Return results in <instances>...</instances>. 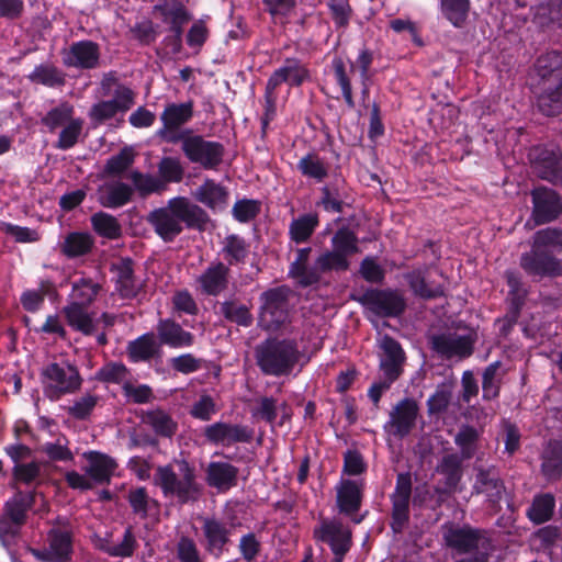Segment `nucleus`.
I'll list each match as a JSON object with an SVG mask.
<instances>
[{
    "label": "nucleus",
    "instance_id": "nucleus-11",
    "mask_svg": "<svg viewBox=\"0 0 562 562\" xmlns=\"http://www.w3.org/2000/svg\"><path fill=\"white\" fill-rule=\"evenodd\" d=\"M259 325L267 330H276L288 318L285 292L281 289L269 290L261 295Z\"/></svg>",
    "mask_w": 562,
    "mask_h": 562
},
{
    "label": "nucleus",
    "instance_id": "nucleus-16",
    "mask_svg": "<svg viewBox=\"0 0 562 562\" xmlns=\"http://www.w3.org/2000/svg\"><path fill=\"white\" fill-rule=\"evenodd\" d=\"M418 413V406L413 400H403L391 412L385 429L396 436L404 437L412 430Z\"/></svg>",
    "mask_w": 562,
    "mask_h": 562
},
{
    "label": "nucleus",
    "instance_id": "nucleus-57",
    "mask_svg": "<svg viewBox=\"0 0 562 562\" xmlns=\"http://www.w3.org/2000/svg\"><path fill=\"white\" fill-rule=\"evenodd\" d=\"M120 111L110 101H100L92 105L89 111V117L94 124H101L106 120L113 119Z\"/></svg>",
    "mask_w": 562,
    "mask_h": 562
},
{
    "label": "nucleus",
    "instance_id": "nucleus-41",
    "mask_svg": "<svg viewBox=\"0 0 562 562\" xmlns=\"http://www.w3.org/2000/svg\"><path fill=\"white\" fill-rule=\"evenodd\" d=\"M318 225L316 215L307 214L293 220L290 224V236L296 244L306 241Z\"/></svg>",
    "mask_w": 562,
    "mask_h": 562
},
{
    "label": "nucleus",
    "instance_id": "nucleus-38",
    "mask_svg": "<svg viewBox=\"0 0 562 562\" xmlns=\"http://www.w3.org/2000/svg\"><path fill=\"white\" fill-rule=\"evenodd\" d=\"M99 289L98 283L92 282L90 279L81 278L74 282L68 303L88 306L95 299Z\"/></svg>",
    "mask_w": 562,
    "mask_h": 562
},
{
    "label": "nucleus",
    "instance_id": "nucleus-54",
    "mask_svg": "<svg viewBox=\"0 0 562 562\" xmlns=\"http://www.w3.org/2000/svg\"><path fill=\"white\" fill-rule=\"evenodd\" d=\"M134 161V151L132 148H123L117 155L111 157L106 165L105 171L109 175H119L126 170Z\"/></svg>",
    "mask_w": 562,
    "mask_h": 562
},
{
    "label": "nucleus",
    "instance_id": "nucleus-24",
    "mask_svg": "<svg viewBox=\"0 0 562 562\" xmlns=\"http://www.w3.org/2000/svg\"><path fill=\"white\" fill-rule=\"evenodd\" d=\"M157 334L161 344L171 348H186L193 345L194 337L179 324L170 319H162L157 325Z\"/></svg>",
    "mask_w": 562,
    "mask_h": 562
},
{
    "label": "nucleus",
    "instance_id": "nucleus-34",
    "mask_svg": "<svg viewBox=\"0 0 562 562\" xmlns=\"http://www.w3.org/2000/svg\"><path fill=\"white\" fill-rule=\"evenodd\" d=\"M113 268L116 276V289L121 295L125 297L134 296L138 284L133 278L132 261L128 259L121 260Z\"/></svg>",
    "mask_w": 562,
    "mask_h": 562
},
{
    "label": "nucleus",
    "instance_id": "nucleus-59",
    "mask_svg": "<svg viewBox=\"0 0 562 562\" xmlns=\"http://www.w3.org/2000/svg\"><path fill=\"white\" fill-rule=\"evenodd\" d=\"M475 488L477 493L485 494L491 498H498L503 491V486L497 480L488 477L483 472L477 475Z\"/></svg>",
    "mask_w": 562,
    "mask_h": 562
},
{
    "label": "nucleus",
    "instance_id": "nucleus-1",
    "mask_svg": "<svg viewBox=\"0 0 562 562\" xmlns=\"http://www.w3.org/2000/svg\"><path fill=\"white\" fill-rule=\"evenodd\" d=\"M331 250L325 251L316 259L313 268L307 266L311 248L299 249L296 259L290 267V274L306 286L317 282L322 272L347 270L348 258L359 250L356 235L348 229H339L331 239Z\"/></svg>",
    "mask_w": 562,
    "mask_h": 562
},
{
    "label": "nucleus",
    "instance_id": "nucleus-19",
    "mask_svg": "<svg viewBox=\"0 0 562 562\" xmlns=\"http://www.w3.org/2000/svg\"><path fill=\"white\" fill-rule=\"evenodd\" d=\"M99 47L90 41H80L74 43L64 53V64L69 67L93 68L99 60Z\"/></svg>",
    "mask_w": 562,
    "mask_h": 562
},
{
    "label": "nucleus",
    "instance_id": "nucleus-30",
    "mask_svg": "<svg viewBox=\"0 0 562 562\" xmlns=\"http://www.w3.org/2000/svg\"><path fill=\"white\" fill-rule=\"evenodd\" d=\"M361 503V487L356 481L346 480L337 487V504L340 512L355 513Z\"/></svg>",
    "mask_w": 562,
    "mask_h": 562
},
{
    "label": "nucleus",
    "instance_id": "nucleus-9",
    "mask_svg": "<svg viewBox=\"0 0 562 562\" xmlns=\"http://www.w3.org/2000/svg\"><path fill=\"white\" fill-rule=\"evenodd\" d=\"M36 502V495L15 494L7 502L5 513L0 519V539L3 543L14 537L24 524L25 513L32 503Z\"/></svg>",
    "mask_w": 562,
    "mask_h": 562
},
{
    "label": "nucleus",
    "instance_id": "nucleus-32",
    "mask_svg": "<svg viewBox=\"0 0 562 562\" xmlns=\"http://www.w3.org/2000/svg\"><path fill=\"white\" fill-rule=\"evenodd\" d=\"M536 69L543 82L562 80V55L551 52L540 56L537 59Z\"/></svg>",
    "mask_w": 562,
    "mask_h": 562
},
{
    "label": "nucleus",
    "instance_id": "nucleus-12",
    "mask_svg": "<svg viewBox=\"0 0 562 562\" xmlns=\"http://www.w3.org/2000/svg\"><path fill=\"white\" fill-rule=\"evenodd\" d=\"M315 537L329 544L335 558L333 562H342L351 547V531L336 520H326L315 529Z\"/></svg>",
    "mask_w": 562,
    "mask_h": 562
},
{
    "label": "nucleus",
    "instance_id": "nucleus-4",
    "mask_svg": "<svg viewBox=\"0 0 562 562\" xmlns=\"http://www.w3.org/2000/svg\"><path fill=\"white\" fill-rule=\"evenodd\" d=\"M301 353L293 340H267L256 350V359L261 371L269 375L290 374Z\"/></svg>",
    "mask_w": 562,
    "mask_h": 562
},
{
    "label": "nucleus",
    "instance_id": "nucleus-40",
    "mask_svg": "<svg viewBox=\"0 0 562 562\" xmlns=\"http://www.w3.org/2000/svg\"><path fill=\"white\" fill-rule=\"evenodd\" d=\"M130 358L137 362L151 358L157 351V344L155 337L146 334L130 342L127 347Z\"/></svg>",
    "mask_w": 562,
    "mask_h": 562
},
{
    "label": "nucleus",
    "instance_id": "nucleus-22",
    "mask_svg": "<svg viewBox=\"0 0 562 562\" xmlns=\"http://www.w3.org/2000/svg\"><path fill=\"white\" fill-rule=\"evenodd\" d=\"M364 300L368 308L378 315H397L404 310V300L397 292L373 291Z\"/></svg>",
    "mask_w": 562,
    "mask_h": 562
},
{
    "label": "nucleus",
    "instance_id": "nucleus-10",
    "mask_svg": "<svg viewBox=\"0 0 562 562\" xmlns=\"http://www.w3.org/2000/svg\"><path fill=\"white\" fill-rule=\"evenodd\" d=\"M310 80L308 69L297 59H286L284 64L276 69L266 86V99L269 108H273L274 91L281 83L289 86H301Z\"/></svg>",
    "mask_w": 562,
    "mask_h": 562
},
{
    "label": "nucleus",
    "instance_id": "nucleus-45",
    "mask_svg": "<svg viewBox=\"0 0 562 562\" xmlns=\"http://www.w3.org/2000/svg\"><path fill=\"white\" fill-rule=\"evenodd\" d=\"M144 422L149 424L156 434L165 437H170L177 428L171 417L160 409L148 412L144 417Z\"/></svg>",
    "mask_w": 562,
    "mask_h": 562
},
{
    "label": "nucleus",
    "instance_id": "nucleus-52",
    "mask_svg": "<svg viewBox=\"0 0 562 562\" xmlns=\"http://www.w3.org/2000/svg\"><path fill=\"white\" fill-rule=\"evenodd\" d=\"M333 68L337 83L339 85L345 102L349 108H353L355 102L352 98V89L350 80L346 74L345 64L341 58H335L333 60Z\"/></svg>",
    "mask_w": 562,
    "mask_h": 562
},
{
    "label": "nucleus",
    "instance_id": "nucleus-33",
    "mask_svg": "<svg viewBox=\"0 0 562 562\" xmlns=\"http://www.w3.org/2000/svg\"><path fill=\"white\" fill-rule=\"evenodd\" d=\"M85 305H77V303H68L64 307V314L69 326L85 335H90L94 329V323Z\"/></svg>",
    "mask_w": 562,
    "mask_h": 562
},
{
    "label": "nucleus",
    "instance_id": "nucleus-50",
    "mask_svg": "<svg viewBox=\"0 0 562 562\" xmlns=\"http://www.w3.org/2000/svg\"><path fill=\"white\" fill-rule=\"evenodd\" d=\"M68 440L65 436H58L55 441L42 445V450L52 460L69 461L72 459V452L68 447Z\"/></svg>",
    "mask_w": 562,
    "mask_h": 562
},
{
    "label": "nucleus",
    "instance_id": "nucleus-53",
    "mask_svg": "<svg viewBox=\"0 0 562 562\" xmlns=\"http://www.w3.org/2000/svg\"><path fill=\"white\" fill-rule=\"evenodd\" d=\"M260 211V204L256 200H239L233 206V216L240 223H246L256 217Z\"/></svg>",
    "mask_w": 562,
    "mask_h": 562
},
{
    "label": "nucleus",
    "instance_id": "nucleus-36",
    "mask_svg": "<svg viewBox=\"0 0 562 562\" xmlns=\"http://www.w3.org/2000/svg\"><path fill=\"white\" fill-rule=\"evenodd\" d=\"M132 195V189L124 183H114L102 189L100 202L105 207H119L126 204Z\"/></svg>",
    "mask_w": 562,
    "mask_h": 562
},
{
    "label": "nucleus",
    "instance_id": "nucleus-27",
    "mask_svg": "<svg viewBox=\"0 0 562 562\" xmlns=\"http://www.w3.org/2000/svg\"><path fill=\"white\" fill-rule=\"evenodd\" d=\"M228 268L223 263L209 267L198 279L201 290L210 295H217L227 284Z\"/></svg>",
    "mask_w": 562,
    "mask_h": 562
},
{
    "label": "nucleus",
    "instance_id": "nucleus-42",
    "mask_svg": "<svg viewBox=\"0 0 562 562\" xmlns=\"http://www.w3.org/2000/svg\"><path fill=\"white\" fill-rule=\"evenodd\" d=\"M29 79L34 83H41L47 87L64 85V75L56 67L49 64H42L34 68L29 75Z\"/></svg>",
    "mask_w": 562,
    "mask_h": 562
},
{
    "label": "nucleus",
    "instance_id": "nucleus-62",
    "mask_svg": "<svg viewBox=\"0 0 562 562\" xmlns=\"http://www.w3.org/2000/svg\"><path fill=\"white\" fill-rule=\"evenodd\" d=\"M127 370L122 363H109L98 373L100 380L112 383H120L126 379Z\"/></svg>",
    "mask_w": 562,
    "mask_h": 562
},
{
    "label": "nucleus",
    "instance_id": "nucleus-64",
    "mask_svg": "<svg viewBox=\"0 0 562 562\" xmlns=\"http://www.w3.org/2000/svg\"><path fill=\"white\" fill-rule=\"evenodd\" d=\"M215 412V403L210 395H202L191 408L192 416L201 420H209Z\"/></svg>",
    "mask_w": 562,
    "mask_h": 562
},
{
    "label": "nucleus",
    "instance_id": "nucleus-56",
    "mask_svg": "<svg viewBox=\"0 0 562 562\" xmlns=\"http://www.w3.org/2000/svg\"><path fill=\"white\" fill-rule=\"evenodd\" d=\"M299 169L303 175L315 178L316 180H322L327 173L323 161L314 155L303 157L299 161Z\"/></svg>",
    "mask_w": 562,
    "mask_h": 562
},
{
    "label": "nucleus",
    "instance_id": "nucleus-26",
    "mask_svg": "<svg viewBox=\"0 0 562 562\" xmlns=\"http://www.w3.org/2000/svg\"><path fill=\"white\" fill-rule=\"evenodd\" d=\"M443 538L446 543L459 552H467L477 547L479 535L470 528L445 526Z\"/></svg>",
    "mask_w": 562,
    "mask_h": 562
},
{
    "label": "nucleus",
    "instance_id": "nucleus-8",
    "mask_svg": "<svg viewBox=\"0 0 562 562\" xmlns=\"http://www.w3.org/2000/svg\"><path fill=\"white\" fill-rule=\"evenodd\" d=\"M182 150L187 158L205 169H214L223 158V146L217 142L204 139L202 136H184Z\"/></svg>",
    "mask_w": 562,
    "mask_h": 562
},
{
    "label": "nucleus",
    "instance_id": "nucleus-17",
    "mask_svg": "<svg viewBox=\"0 0 562 562\" xmlns=\"http://www.w3.org/2000/svg\"><path fill=\"white\" fill-rule=\"evenodd\" d=\"M537 175L550 182H562V157L555 151L546 148H535L530 153Z\"/></svg>",
    "mask_w": 562,
    "mask_h": 562
},
{
    "label": "nucleus",
    "instance_id": "nucleus-6",
    "mask_svg": "<svg viewBox=\"0 0 562 562\" xmlns=\"http://www.w3.org/2000/svg\"><path fill=\"white\" fill-rule=\"evenodd\" d=\"M72 551L71 528L66 519H58L48 533L44 550H32L33 555L45 562H67Z\"/></svg>",
    "mask_w": 562,
    "mask_h": 562
},
{
    "label": "nucleus",
    "instance_id": "nucleus-47",
    "mask_svg": "<svg viewBox=\"0 0 562 562\" xmlns=\"http://www.w3.org/2000/svg\"><path fill=\"white\" fill-rule=\"evenodd\" d=\"M82 125L83 122L81 119H72L69 121L61 127L56 147L59 149H69L75 146L81 134Z\"/></svg>",
    "mask_w": 562,
    "mask_h": 562
},
{
    "label": "nucleus",
    "instance_id": "nucleus-2",
    "mask_svg": "<svg viewBox=\"0 0 562 562\" xmlns=\"http://www.w3.org/2000/svg\"><path fill=\"white\" fill-rule=\"evenodd\" d=\"M148 223L164 241H172L188 227L203 229L209 222L206 212L187 198L170 199L166 206L151 211L147 216Z\"/></svg>",
    "mask_w": 562,
    "mask_h": 562
},
{
    "label": "nucleus",
    "instance_id": "nucleus-35",
    "mask_svg": "<svg viewBox=\"0 0 562 562\" xmlns=\"http://www.w3.org/2000/svg\"><path fill=\"white\" fill-rule=\"evenodd\" d=\"M91 225L101 237L116 239L122 235L119 221L111 214L98 212L91 216Z\"/></svg>",
    "mask_w": 562,
    "mask_h": 562
},
{
    "label": "nucleus",
    "instance_id": "nucleus-20",
    "mask_svg": "<svg viewBox=\"0 0 562 562\" xmlns=\"http://www.w3.org/2000/svg\"><path fill=\"white\" fill-rule=\"evenodd\" d=\"M82 457L87 461L83 470L91 476L95 484L110 482L117 467V463L113 458L98 451L85 452Z\"/></svg>",
    "mask_w": 562,
    "mask_h": 562
},
{
    "label": "nucleus",
    "instance_id": "nucleus-61",
    "mask_svg": "<svg viewBox=\"0 0 562 562\" xmlns=\"http://www.w3.org/2000/svg\"><path fill=\"white\" fill-rule=\"evenodd\" d=\"M159 173L166 182H178L182 177V168L175 158H164L159 164Z\"/></svg>",
    "mask_w": 562,
    "mask_h": 562
},
{
    "label": "nucleus",
    "instance_id": "nucleus-58",
    "mask_svg": "<svg viewBox=\"0 0 562 562\" xmlns=\"http://www.w3.org/2000/svg\"><path fill=\"white\" fill-rule=\"evenodd\" d=\"M110 101L115 105L120 113H125L135 103V92L126 86L119 85L114 90L113 99Z\"/></svg>",
    "mask_w": 562,
    "mask_h": 562
},
{
    "label": "nucleus",
    "instance_id": "nucleus-5",
    "mask_svg": "<svg viewBox=\"0 0 562 562\" xmlns=\"http://www.w3.org/2000/svg\"><path fill=\"white\" fill-rule=\"evenodd\" d=\"M177 471L171 465L159 467L155 475L156 484L164 494L177 498L180 503L195 501L200 486L195 481L194 470L186 462H177Z\"/></svg>",
    "mask_w": 562,
    "mask_h": 562
},
{
    "label": "nucleus",
    "instance_id": "nucleus-7",
    "mask_svg": "<svg viewBox=\"0 0 562 562\" xmlns=\"http://www.w3.org/2000/svg\"><path fill=\"white\" fill-rule=\"evenodd\" d=\"M45 393L50 400L72 393L80 387L81 379L77 369L70 364H49L45 371Z\"/></svg>",
    "mask_w": 562,
    "mask_h": 562
},
{
    "label": "nucleus",
    "instance_id": "nucleus-55",
    "mask_svg": "<svg viewBox=\"0 0 562 562\" xmlns=\"http://www.w3.org/2000/svg\"><path fill=\"white\" fill-rule=\"evenodd\" d=\"M131 180L135 188L143 194L160 191L165 187L164 182L158 178L137 171L131 173Z\"/></svg>",
    "mask_w": 562,
    "mask_h": 562
},
{
    "label": "nucleus",
    "instance_id": "nucleus-48",
    "mask_svg": "<svg viewBox=\"0 0 562 562\" xmlns=\"http://www.w3.org/2000/svg\"><path fill=\"white\" fill-rule=\"evenodd\" d=\"M54 285L50 281L41 282L40 290H27L21 296L23 307L29 312L40 310L44 302V295L50 293Z\"/></svg>",
    "mask_w": 562,
    "mask_h": 562
},
{
    "label": "nucleus",
    "instance_id": "nucleus-49",
    "mask_svg": "<svg viewBox=\"0 0 562 562\" xmlns=\"http://www.w3.org/2000/svg\"><path fill=\"white\" fill-rule=\"evenodd\" d=\"M74 108L67 103L60 104L59 106L50 110L44 117V124L49 128L50 132L58 127L65 126L71 121Z\"/></svg>",
    "mask_w": 562,
    "mask_h": 562
},
{
    "label": "nucleus",
    "instance_id": "nucleus-28",
    "mask_svg": "<svg viewBox=\"0 0 562 562\" xmlns=\"http://www.w3.org/2000/svg\"><path fill=\"white\" fill-rule=\"evenodd\" d=\"M538 106L546 115L562 112V80L543 82V92L538 98Z\"/></svg>",
    "mask_w": 562,
    "mask_h": 562
},
{
    "label": "nucleus",
    "instance_id": "nucleus-15",
    "mask_svg": "<svg viewBox=\"0 0 562 562\" xmlns=\"http://www.w3.org/2000/svg\"><path fill=\"white\" fill-rule=\"evenodd\" d=\"M379 346L382 350L380 358L382 376L389 382H394L402 373L405 353L400 344L389 336L381 337Z\"/></svg>",
    "mask_w": 562,
    "mask_h": 562
},
{
    "label": "nucleus",
    "instance_id": "nucleus-44",
    "mask_svg": "<svg viewBox=\"0 0 562 562\" xmlns=\"http://www.w3.org/2000/svg\"><path fill=\"white\" fill-rule=\"evenodd\" d=\"M469 9V0H441V12L454 26L463 24Z\"/></svg>",
    "mask_w": 562,
    "mask_h": 562
},
{
    "label": "nucleus",
    "instance_id": "nucleus-3",
    "mask_svg": "<svg viewBox=\"0 0 562 562\" xmlns=\"http://www.w3.org/2000/svg\"><path fill=\"white\" fill-rule=\"evenodd\" d=\"M562 248V233L546 228L535 235L530 254L521 257V267L535 276H557L562 271L561 263L549 255V251Z\"/></svg>",
    "mask_w": 562,
    "mask_h": 562
},
{
    "label": "nucleus",
    "instance_id": "nucleus-51",
    "mask_svg": "<svg viewBox=\"0 0 562 562\" xmlns=\"http://www.w3.org/2000/svg\"><path fill=\"white\" fill-rule=\"evenodd\" d=\"M223 251L231 263L239 262L247 256L248 249L245 240L237 235L225 238Z\"/></svg>",
    "mask_w": 562,
    "mask_h": 562
},
{
    "label": "nucleus",
    "instance_id": "nucleus-39",
    "mask_svg": "<svg viewBox=\"0 0 562 562\" xmlns=\"http://www.w3.org/2000/svg\"><path fill=\"white\" fill-rule=\"evenodd\" d=\"M414 293L422 297H435L442 294V289L438 284L430 281V272L423 273L420 271L412 272L407 276Z\"/></svg>",
    "mask_w": 562,
    "mask_h": 562
},
{
    "label": "nucleus",
    "instance_id": "nucleus-43",
    "mask_svg": "<svg viewBox=\"0 0 562 562\" xmlns=\"http://www.w3.org/2000/svg\"><path fill=\"white\" fill-rule=\"evenodd\" d=\"M543 473L549 477L553 479L558 476L562 471V443L552 442L549 443L543 453L542 462Z\"/></svg>",
    "mask_w": 562,
    "mask_h": 562
},
{
    "label": "nucleus",
    "instance_id": "nucleus-37",
    "mask_svg": "<svg viewBox=\"0 0 562 562\" xmlns=\"http://www.w3.org/2000/svg\"><path fill=\"white\" fill-rule=\"evenodd\" d=\"M220 313L229 322L248 327L252 323L249 308L237 301H225L220 306Z\"/></svg>",
    "mask_w": 562,
    "mask_h": 562
},
{
    "label": "nucleus",
    "instance_id": "nucleus-18",
    "mask_svg": "<svg viewBox=\"0 0 562 562\" xmlns=\"http://www.w3.org/2000/svg\"><path fill=\"white\" fill-rule=\"evenodd\" d=\"M532 200V216L538 224L554 220L562 210L559 196L550 189L538 188L533 190Z\"/></svg>",
    "mask_w": 562,
    "mask_h": 562
},
{
    "label": "nucleus",
    "instance_id": "nucleus-60",
    "mask_svg": "<svg viewBox=\"0 0 562 562\" xmlns=\"http://www.w3.org/2000/svg\"><path fill=\"white\" fill-rule=\"evenodd\" d=\"M201 360L191 353H184L170 359L172 369L183 374L198 371L201 368Z\"/></svg>",
    "mask_w": 562,
    "mask_h": 562
},
{
    "label": "nucleus",
    "instance_id": "nucleus-23",
    "mask_svg": "<svg viewBox=\"0 0 562 562\" xmlns=\"http://www.w3.org/2000/svg\"><path fill=\"white\" fill-rule=\"evenodd\" d=\"M193 196L213 212H221L228 205L227 190L222 184L211 179L205 180L196 188Z\"/></svg>",
    "mask_w": 562,
    "mask_h": 562
},
{
    "label": "nucleus",
    "instance_id": "nucleus-25",
    "mask_svg": "<svg viewBox=\"0 0 562 562\" xmlns=\"http://www.w3.org/2000/svg\"><path fill=\"white\" fill-rule=\"evenodd\" d=\"M202 521V529L207 542V550L215 555H220L223 547L228 541L231 529L216 518L206 517L203 518Z\"/></svg>",
    "mask_w": 562,
    "mask_h": 562
},
{
    "label": "nucleus",
    "instance_id": "nucleus-29",
    "mask_svg": "<svg viewBox=\"0 0 562 562\" xmlns=\"http://www.w3.org/2000/svg\"><path fill=\"white\" fill-rule=\"evenodd\" d=\"M237 469L226 462H212L207 468V483L225 491L236 483Z\"/></svg>",
    "mask_w": 562,
    "mask_h": 562
},
{
    "label": "nucleus",
    "instance_id": "nucleus-14",
    "mask_svg": "<svg viewBox=\"0 0 562 562\" xmlns=\"http://www.w3.org/2000/svg\"><path fill=\"white\" fill-rule=\"evenodd\" d=\"M432 349L446 358L468 357L472 352L473 339L470 334L443 333L431 339Z\"/></svg>",
    "mask_w": 562,
    "mask_h": 562
},
{
    "label": "nucleus",
    "instance_id": "nucleus-46",
    "mask_svg": "<svg viewBox=\"0 0 562 562\" xmlns=\"http://www.w3.org/2000/svg\"><path fill=\"white\" fill-rule=\"evenodd\" d=\"M554 508V498L549 495H541L535 498L528 510L529 518L536 524H542L550 519Z\"/></svg>",
    "mask_w": 562,
    "mask_h": 562
},
{
    "label": "nucleus",
    "instance_id": "nucleus-21",
    "mask_svg": "<svg viewBox=\"0 0 562 562\" xmlns=\"http://www.w3.org/2000/svg\"><path fill=\"white\" fill-rule=\"evenodd\" d=\"M205 437L222 446H229L235 442H246L250 440L251 432L243 426L226 423H215L205 429Z\"/></svg>",
    "mask_w": 562,
    "mask_h": 562
},
{
    "label": "nucleus",
    "instance_id": "nucleus-13",
    "mask_svg": "<svg viewBox=\"0 0 562 562\" xmlns=\"http://www.w3.org/2000/svg\"><path fill=\"white\" fill-rule=\"evenodd\" d=\"M193 114L191 102L170 103L160 115L162 127L157 132L158 136L170 143H176L184 136L178 133V128L190 121Z\"/></svg>",
    "mask_w": 562,
    "mask_h": 562
},
{
    "label": "nucleus",
    "instance_id": "nucleus-63",
    "mask_svg": "<svg viewBox=\"0 0 562 562\" xmlns=\"http://www.w3.org/2000/svg\"><path fill=\"white\" fill-rule=\"evenodd\" d=\"M393 528L398 529L407 519L409 496L393 494Z\"/></svg>",
    "mask_w": 562,
    "mask_h": 562
},
{
    "label": "nucleus",
    "instance_id": "nucleus-31",
    "mask_svg": "<svg viewBox=\"0 0 562 562\" xmlns=\"http://www.w3.org/2000/svg\"><path fill=\"white\" fill-rule=\"evenodd\" d=\"M94 244V239L90 233L72 232L65 236L60 244L61 252L69 257H79L88 254Z\"/></svg>",
    "mask_w": 562,
    "mask_h": 562
}]
</instances>
